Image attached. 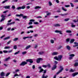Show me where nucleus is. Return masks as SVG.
Returning a JSON list of instances; mask_svg holds the SVG:
<instances>
[{
  "label": "nucleus",
  "mask_w": 78,
  "mask_h": 78,
  "mask_svg": "<svg viewBox=\"0 0 78 78\" xmlns=\"http://www.w3.org/2000/svg\"><path fill=\"white\" fill-rule=\"evenodd\" d=\"M15 23V22H12L10 23H8L6 25L7 26H9V25H12V24H14Z\"/></svg>",
  "instance_id": "a211bd4d"
},
{
  "label": "nucleus",
  "mask_w": 78,
  "mask_h": 78,
  "mask_svg": "<svg viewBox=\"0 0 78 78\" xmlns=\"http://www.w3.org/2000/svg\"><path fill=\"white\" fill-rule=\"evenodd\" d=\"M50 42L51 44H54L55 43V41L53 40H50Z\"/></svg>",
  "instance_id": "7c9ffc66"
},
{
  "label": "nucleus",
  "mask_w": 78,
  "mask_h": 78,
  "mask_svg": "<svg viewBox=\"0 0 78 78\" xmlns=\"http://www.w3.org/2000/svg\"><path fill=\"white\" fill-rule=\"evenodd\" d=\"M38 69H40V70L39 71V73H46V72H47L46 70H44V69L42 68V67H41V66H39L38 67Z\"/></svg>",
  "instance_id": "f257e3e1"
},
{
  "label": "nucleus",
  "mask_w": 78,
  "mask_h": 78,
  "mask_svg": "<svg viewBox=\"0 0 78 78\" xmlns=\"http://www.w3.org/2000/svg\"><path fill=\"white\" fill-rule=\"evenodd\" d=\"M42 67H44V68H46V67H47V66L45 65H42Z\"/></svg>",
  "instance_id": "6e6d98bb"
},
{
  "label": "nucleus",
  "mask_w": 78,
  "mask_h": 78,
  "mask_svg": "<svg viewBox=\"0 0 78 78\" xmlns=\"http://www.w3.org/2000/svg\"><path fill=\"white\" fill-rule=\"evenodd\" d=\"M58 57L57 56H55L54 57V59H56V60H57V59H58Z\"/></svg>",
  "instance_id": "13d9d810"
},
{
  "label": "nucleus",
  "mask_w": 78,
  "mask_h": 78,
  "mask_svg": "<svg viewBox=\"0 0 78 78\" xmlns=\"http://www.w3.org/2000/svg\"><path fill=\"white\" fill-rule=\"evenodd\" d=\"M70 19L69 18H66L64 20V21H68V20H69Z\"/></svg>",
  "instance_id": "c03bdc74"
},
{
  "label": "nucleus",
  "mask_w": 78,
  "mask_h": 78,
  "mask_svg": "<svg viewBox=\"0 0 78 78\" xmlns=\"http://www.w3.org/2000/svg\"><path fill=\"white\" fill-rule=\"evenodd\" d=\"M31 47V46L30 45H28L25 48L26 50H28L29 48H30Z\"/></svg>",
  "instance_id": "4be33fe9"
},
{
  "label": "nucleus",
  "mask_w": 78,
  "mask_h": 78,
  "mask_svg": "<svg viewBox=\"0 0 78 78\" xmlns=\"http://www.w3.org/2000/svg\"><path fill=\"white\" fill-rule=\"evenodd\" d=\"M10 59H11V58H10V57H9L8 58H5V59L3 60V61L4 62H6V61H8Z\"/></svg>",
  "instance_id": "9b49d317"
},
{
  "label": "nucleus",
  "mask_w": 78,
  "mask_h": 78,
  "mask_svg": "<svg viewBox=\"0 0 78 78\" xmlns=\"http://www.w3.org/2000/svg\"><path fill=\"white\" fill-rule=\"evenodd\" d=\"M47 66V67H48L49 68H50V67H51V66L50 65V64H48Z\"/></svg>",
  "instance_id": "79ce46f5"
},
{
  "label": "nucleus",
  "mask_w": 78,
  "mask_h": 78,
  "mask_svg": "<svg viewBox=\"0 0 78 78\" xmlns=\"http://www.w3.org/2000/svg\"><path fill=\"white\" fill-rule=\"evenodd\" d=\"M75 71L73 69H71V70L69 71L70 72H74V71Z\"/></svg>",
  "instance_id": "37998d69"
},
{
  "label": "nucleus",
  "mask_w": 78,
  "mask_h": 78,
  "mask_svg": "<svg viewBox=\"0 0 78 78\" xmlns=\"http://www.w3.org/2000/svg\"><path fill=\"white\" fill-rule=\"evenodd\" d=\"M26 62H29L30 63L32 64V63L33 62V59H28L26 60Z\"/></svg>",
  "instance_id": "0eeeda50"
},
{
  "label": "nucleus",
  "mask_w": 78,
  "mask_h": 78,
  "mask_svg": "<svg viewBox=\"0 0 78 78\" xmlns=\"http://www.w3.org/2000/svg\"><path fill=\"white\" fill-rule=\"evenodd\" d=\"M69 56L70 57L69 58V59H72L73 58V57L75 56V55L73 54H70Z\"/></svg>",
  "instance_id": "1a4fd4ad"
},
{
  "label": "nucleus",
  "mask_w": 78,
  "mask_h": 78,
  "mask_svg": "<svg viewBox=\"0 0 78 78\" xmlns=\"http://www.w3.org/2000/svg\"><path fill=\"white\" fill-rule=\"evenodd\" d=\"M50 14H51V12H49V13L46 14V15L48 16H49V15H50Z\"/></svg>",
  "instance_id": "680f3d73"
},
{
  "label": "nucleus",
  "mask_w": 78,
  "mask_h": 78,
  "mask_svg": "<svg viewBox=\"0 0 78 78\" xmlns=\"http://www.w3.org/2000/svg\"><path fill=\"white\" fill-rule=\"evenodd\" d=\"M66 32L67 33H72V31L70 30H67Z\"/></svg>",
  "instance_id": "393cba45"
},
{
  "label": "nucleus",
  "mask_w": 78,
  "mask_h": 78,
  "mask_svg": "<svg viewBox=\"0 0 78 78\" xmlns=\"http://www.w3.org/2000/svg\"><path fill=\"white\" fill-rule=\"evenodd\" d=\"M10 48V47L9 46H6L4 48V49H9Z\"/></svg>",
  "instance_id": "473e14b6"
},
{
  "label": "nucleus",
  "mask_w": 78,
  "mask_h": 78,
  "mask_svg": "<svg viewBox=\"0 0 78 78\" xmlns=\"http://www.w3.org/2000/svg\"><path fill=\"white\" fill-rule=\"evenodd\" d=\"M23 19H27V16H23Z\"/></svg>",
  "instance_id": "3c124183"
},
{
  "label": "nucleus",
  "mask_w": 78,
  "mask_h": 78,
  "mask_svg": "<svg viewBox=\"0 0 78 78\" xmlns=\"http://www.w3.org/2000/svg\"><path fill=\"white\" fill-rule=\"evenodd\" d=\"M62 46H60L57 48V50H59V49H61V48H62Z\"/></svg>",
  "instance_id": "bb28decb"
},
{
  "label": "nucleus",
  "mask_w": 78,
  "mask_h": 78,
  "mask_svg": "<svg viewBox=\"0 0 78 78\" xmlns=\"http://www.w3.org/2000/svg\"><path fill=\"white\" fill-rule=\"evenodd\" d=\"M65 6L66 7V8H68L70 7V5H65Z\"/></svg>",
  "instance_id": "09e8293b"
},
{
  "label": "nucleus",
  "mask_w": 78,
  "mask_h": 78,
  "mask_svg": "<svg viewBox=\"0 0 78 78\" xmlns=\"http://www.w3.org/2000/svg\"><path fill=\"white\" fill-rule=\"evenodd\" d=\"M25 6H23L21 7H18L16 9H17V10H20V9H25Z\"/></svg>",
  "instance_id": "39448f33"
},
{
  "label": "nucleus",
  "mask_w": 78,
  "mask_h": 78,
  "mask_svg": "<svg viewBox=\"0 0 78 78\" xmlns=\"http://www.w3.org/2000/svg\"><path fill=\"white\" fill-rule=\"evenodd\" d=\"M74 44H75L73 46V47H77V46H78V43H77V42H74Z\"/></svg>",
  "instance_id": "2eb2a0df"
},
{
  "label": "nucleus",
  "mask_w": 78,
  "mask_h": 78,
  "mask_svg": "<svg viewBox=\"0 0 78 78\" xmlns=\"http://www.w3.org/2000/svg\"><path fill=\"white\" fill-rule=\"evenodd\" d=\"M43 59L42 58H37V63H39L40 62V61H42Z\"/></svg>",
  "instance_id": "9d476101"
},
{
  "label": "nucleus",
  "mask_w": 78,
  "mask_h": 78,
  "mask_svg": "<svg viewBox=\"0 0 78 78\" xmlns=\"http://www.w3.org/2000/svg\"><path fill=\"white\" fill-rule=\"evenodd\" d=\"M37 45H38V44H36L35 45L34 47V48H36L37 47V46H38Z\"/></svg>",
  "instance_id": "49530a36"
},
{
  "label": "nucleus",
  "mask_w": 78,
  "mask_h": 78,
  "mask_svg": "<svg viewBox=\"0 0 78 78\" xmlns=\"http://www.w3.org/2000/svg\"><path fill=\"white\" fill-rule=\"evenodd\" d=\"M62 9L63 10V11H67V9H65L64 8V7H62Z\"/></svg>",
  "instance_id": "f704fd0d"
},
{
  "label": "nucleus",
  "mask_w": 78,
  "mask_h": 78,
  "mask_svg": "<svg viewBox=\"0 0 78 78\" xmlns=\"http://www.w3.org/2000/svg\"><path fill=\"white\" fill-rule=\"evenodd\" d=\"M17 45H15L14 46H13V49H15V50H16V48H17Z\"/></svg>",
  "instance_id": "c9c22d12"
},
{
  "label": "nucleus",
  "mask_w": 78,
  "mask_h": 78,
  "mask_svg": "<svg viewBox=\"0 0 78 78\" xmlns=\"http://www.w3.org/2000/svg\"><path fill=\"white\" fill-rule=\"evenodd\" d=\"M41 8V7H40L39 6H36L35 7V9H39Z\"/></svg>",
  "instance_id": "a878e982"
},
{
  "label": "nucleus",
  "mask_w": 78,
  "mask_h": 78,
  "mask_svg": "<svg viewBox=\"0 0 78 78\" xmlns=\"http://www.w3.org/2000/svg\"><path fill=\"white\" fill-rule=\"evenodd\" d=\"M27 64V62L24 61L22 62L21 64H20V66H25V65H26V64Z\"/></svg>",
  "instance_id": "6e6552de"
},
{
  "label": "nucleus",
  "mask_w": 78,
  "mask_h": 78,
  "mask_svg": "<svg viewBox=\"0 0 78 78\" xmlns=\"http://www.w3.org/2000/svg\"><path fill=\"white\" fill-rule=\"evenodd\" d=\"M7 1H8V0H5L3 2H2V3H3H3H6V2H7Z\"/></svg>",
  "instance_id": "a18cd8bd"
},
{
  "label": "nucleus",
  "mask_w": 78,
  "mask_h": 78,
  "mask_svg": "<svg viewBox=\"0 0 78 78\" xmlns=\"http://www.w3.org/2000/svg\"><path fill=\"white\" fill-rule=\"evenodd\" d=\"M9 74H10V73H7L6 74V76H9Z\"/></svg>",
  "instance_id": "bf43d9fd"
},
{
  "label": "nucleus",
  "mask_w": 78,
  "mask_h": 78,
  "mask_svg": "<svg viewBox=\"0 0 78 78\" xmlns=\"http://www.w3.org/2000/svg\"><path fill=\"white\" fill-rule=\"evenodd\" d=\"M62 58V55H59L58 56V58L57 59V61H61V59Z\"/></svg>",
  "instance_id": "20e7f679"
},
{
  "label": "nucleus",
  "mask_w": 78,
  "mask_h": 78,
  "mask_svg": "<svg viewBox=\"0 0 78 78\" xmlns=\"http://www.w3.org/2000/svg\"><path fill=\"white\" fill-rule=\"evenodd\" d=\"M34 23L35 25H38V24H39V23L37 22H34Z\"/></svg>",
  "instance_id": "864d4df0"
},
{
  "label": "nucleus",
  "mask_w": 78,
  "mask_h": 78,
  "mask_svg": "<svg viewBox=\"0 0 78 78\" xmlns=\"http://www.w3.org/2000/svg\"><path fill=\"white\" fill-rule=\"evenodd\" d=\"M18 40H19V38H14V40H13V41H18Z\"/></svg>",
  "instance_id": "2f4dec72"
},
{
  "label": "nucleus",
  "mask_w": 78,
  "mask_h": 78,
  "mask_svg": "<svg viewBox=\"0 0 78 78\" xmlns=\"http://www.w3.org/2000/svg\"><path fill=\"white\" fill-rule=\"evenodd\" d=\"M20 51H18L17 52H16V53H14V54L15 55H17L19 53H20Z\"/></svg>",
  "instance_id": "58836bf2"
},
{
  "label": "nucleus",
  "mask_w": 78,
  "mask_h": 78,
  "mask_svg": "<svg viewBox=\"0 0 78 78\" xmlns=\"http://www.w3.org/2000/svg\"><path fill=\"white\" fill-rule=\"evenodd\" d=\"M33 28V26H30L29 27H27V29H28V28Z\"/></svg>",
  "instance_id": "72a5a7b5"
},
{
  "label": "nucleus",
  "mask_w": 78,
  "mask_h": 78,
  "mask_svg": "<svg viewBox=\"0 0 78 78\" xmlns=\"http://www.w3.org/2000/svg\"><path fill=\"white\" fill-rule=\"evenodd\" d=\"M5 36V35H2V37H0L1 39H2V38H3V37H4Z\"/></svg>",
  "instance_id": "69168bd1"
},
{
  "label": "nucleus",
  "mask_w": 78,
  "mask_h": 78,
  "mask_svg": "<svg viewBox=\"0 0 78 78\" xmlns=\"http://www.w3.org/2000/svg\"><path fill=\"white\" fill-rule=\"evenodd\" d=\"M10 38V37H5V38H3V40H7V39H9Z\"/></svg>",
  "instance_id": "5701e85b"
},
{
  "label": "nucleus",
  "mask_w": 78,
  "mask_h": 78,
  "mask_svg": "<svg viewBox=\"0 0 78 78\" xmlns=\"http://www.w3.org/2000/svg\"><path fill=\"white\" fill-rule=\"evenodd\" d=\"M32 24H33V22H30L28 23L29 25H32Z\"/></svg>",
  "instance_id": "052dcab7"
},
{
  "label": "nucleus",
  "mask_w": 78,
  "mask_h": 78,
  "mask_svg": "<svg viewBox=\"0 0 78 78\" xmlns=\"http://www.w3.org/2000/svg\"><path fill=\"white\" fill-rule=\"evenodd\" d=\"M48 77V76L46 75L45 76V74H44L42 76V78H47Z\"/></svg>",
  "instance_id": "412c9836"
},
{
  "label": "nucleus",
  "mask_w": 78,
  "mask_h": 78,
  "mask_svg": "<svg viewBox=\"0 0 78 78\" xmlns=\"http://www.w3.org/2000/svg\"><path fill=\"white\" fill-rule=\"evenodd\" d=\"M71 27H75V25H73V23H71Z\"/></svg>",
  "instance_id": "e433bc0d"
},
{
  "label": "nucleus",
  "mask_w": 78,
  "mask_h": 78,
  "mask_svg": "<svg viewBox=\"0 0 78 78\" xmlns=\"http://www.w3.org/2000/svg\"><path fill=\"white\" fill-rule=\"evenodd\" d=\"M78 74V72L75 73H73L72 74V75L74 77L75 76H76V75H77Z\"/></svg>",
  "instance_id": "4468645a"
},
{
  "label": "nucleus",
  "mask_w": 78,
  "mask_h": 78,
  "mask_svg": "<svg viewBox=\"0 0 78 78\" xmlns=\"http://www.w3.org/2000/svg\"><path fill=\"white\" fill-rule=\"evenodd\" d=\"M58 52H53L52 54V55L53 56H54L55 55H58Z\"/></svg>",
  "instance_id": "ddd939ff"
},
{
  "label": "nucleus",
  "mask_w": 78,
  "mask_h": 78,
  "mask_svg": "<svg viewBox=\"0 0 78 78\" xmlns=\"http://www.w3.org/2000/svg\"><path fill=\"white\" fill-rule=\"evenodd\" d=\"M55 33H59L60 34H63L62 33V31L61 30H56L55 31Z\"/></svg>",
  "instance_id": "423d86ee"
},
{
  "label": "nucleus",
  "mask_w": 78,
  "mask_h": 78,
  "mask_svg": "<svg viewBox=\"0 0 78 78\" xmlns=\"http://www.w3.org/2000/svg\"><path fill=\"white\" fill-rule=\"evenodd\" d=\"M70 4L71 5V7H74V5L72 3H70Z\"/></svg>",
  "instance_id": "4c0bfd02"
},
{
  "label": "nucleus",
  "mask_w": 78,
  "mask_h": 78,
  "mask_svg": "<svg viewBox=\"0 0 78 78\" xmlns=\"http://www.w3.org/2000/svg\"><path fill=\"white\" fill-rule=\"evenodd\" d=\"M32 69H35V65H33L32 66Z\"/></svg>",
  "instance_id": "338daca9"
},
{
  "label": "nucleus",
  "mask_w": 78,
  "mask_h": 78,
  "mask_svg": "<svg viewBox=\"0 0 78 78\" xmlns=\"http://www.w3.org/2000/svg\"><path fill=\"white\" fill-rule=\"evenodd\" d=\"M11 8L12 9H15L16 8V7L14 5H12L11 7Z\"/></svg>",
  "instance_id": "c756f323"
},
{
  "label": "nucleus",
  "mask_w": 78,
  "mask_h": 78,
  "mask_svg": "<svg viewBox=\"0 0 78 78\" xmlns=\"http://www.w3.org/2000/svg\"><path fill=\"white\" fill-rule=\"evenodd\" d=\"M27 53V51H24L23 52H22V54L23 55H25V54H26V53Z\"/></svg>",
  "instance_id": "a19ab883"
},
{
  "label": "nucleus",
  "mask_w": 78,
  "mask_h": 78,
  "mask_svg": "<svg viewBox=\"0 0 78 78\" xmlns=\"http://www.w3.org/2000/svg\"><path fill=\"white\" fill-rule=\"evenodd\" d=\"M66 48L67 49V50L69 51L70 50L71 48L70 47V46H69V45L66 46Z\"/></svg>",
  "instance_id": "aec40b11"
},
{
  "label": "nucleus",
  "mask_w": 78,
  "mask_h": 78,
  "mask_svg": "<svg viewBox=\"0 0 78 78\" xmlns=\"http://www.w3.org/2000/svg\"><path fill=\"white\" fill-rule=\"evenodd\" d=\"M5 17L6 16H4V15H2L1 16L2 19L0 20V22H3V21H4V20H5Z\"/></svg>",
  "instance_id": "7ed1b4c3"
},
{
  "label": "nucleus",
  "mask_w": 78,
  "mask_h": 78,
  "mask_svg": "<svg viewBox=\"0 0 78 78\" xmlns=\"http://www.w3.org/2000/svg\"><path fill=\"white\" fill-rule=\"evenodd\" d=\"M60 69H61L60 70H59V71H58L57 73H56L57 75H58L59 73H60V72H61L62 70H63L64 68L62 66H60Z\"/></svg>",
  "instance_id": "f03ea898"
},
{
  "label": "nucleus",
  "mask_w": 78,
  "mask_h": 78,
  "mask_svg": "<svg viewBox=\"0 0 78 78\" xmlns=\"http://www.w3.org/2000/svg\"><path fill=\"white\" fill-rule=\"evenodd\" d=\"M54 27H60L61 25L59 24H55L54 25Z\"/></svg>",
  "instance_id": "f3484780"
},
{
  "label": "nucleus",
  "mask_w": 78,
  "mask_h": 78,
  "mask_svg": "<svg viewBox=\"0 0 78 78\" xmlns=\"http://www.w3.org/2000/svg\"><path fill=\"white\" fill-rule=\"evenodd\" d=\"M74 66L75 67H77L78 66V62L75 63Z\"/></svg>",
  "instance_id": "b1692460"
},
{
  "label": "nucleus",
  "mask_w": 78,
  "mask_h": 78,
  "mask_svg": "<svg viewBox=\"0 0 78 78\" xmlns=\"http://www.w3.org/2000/svg\"><path fill=\"white\" fill-rule=\"evenodd\" d=\"M30 22H34L35 21V20H33V19H31L30 20Z\"/></svg>",
  "instance_id": "8fccbe9b"
},
{
  "label": "nucleus",
  "mask_w": 78,
  "mask_h": 78,
  "mask_svg": "<svg viewBox=\"0 0 78 78\" xmlns=\"http://www.w3.org/2000/svg\"><path fill=\"white\" fill-rule=\"evenodd\" d=\"M0 75L1 76H5V73L3 72H2L1 73Z\"/></svg>",
  "instance_id": "dca6fc26"
},
{
  "label": "nucleus",
  "mask_w": 78,
  "mask_h": 78,
  "mask_svg": "<svg viewBox=\"0 0 78 78\" xmlns=\"http://www.w3.org/2000/svg\"><path fill=\"white\" fill-rule=\"evenodd\" d=\"M19 69H17L15 70L16 72L17 73V72H19Z\"/></svg>",
  "instance_id": "774afa93"
},
{
  "label": "nucleus",
  "mask_w": 78,
  "mask_h": 78,
  "mask_svg": "<svg viewBox=\"0 0 78 78\" xmlns=\"http://www.w3.org/2000/svg\"><path fill=\"white\" fill-rule=\"evenodd\" d=\"M49 6H51V5H52V3L50 1L49 2Z\"/></svg>",
  "instance_id": "5fc2aeb1"
},
{
  "label": "nucleus",
  "mask_w": 78,
  "mask_h": 78,
  "mask_svg": "<svg viewBox=\"0 0 78 78\" xmlns=\"http://www.w3.org/2000/svg\"><path fill=\"white\" fill-rule=\"evenodd\" d=\"M12 41H11L10 40V41H9V42H8L7 43V45H9V44H10V43H11V42Z\"/></svg>",
  "instance_id": "603ef678"
},
{
  "label": "nucleus",
  "mask_w": 78,
  "mask_h": 78,
  "mask_svg": "<svg viewBox=\"0 0 78 78\" xmlns=\"http://www.w3.org/2000/svg\"><path fill=\"white\" fill-rule=\"evenodd\" d=\"M17 76H18L19 75H18V74H15V75H14V77H15Z\"/></svg>",
  "instance_id": "0e129e2a"
},
{
  "label": "nucleus",
  "mask_w": 78,
  "mask_h": 78,
  "mask_svg": "<svg viewBox=\"0 0 78 78\" xmlns=\"http://www.w3.org/2000/svg\"><path fill=\"white\" fill-rule=\"evenodd\" d=\"M44 52L43 51H41V52H40L38 53L39 55H43L44 54Z\"/></svg>",
  "instance_id": "c85d7f7f"
},
{
  "label": "nucleus",
  "mask_w": 78,
  "mask_h": 78,
  "mask_svg": "<svg viewBox=\"0 0 78 78\" xmlns=\"http://www.w3.org/2000/svg\"><path fill=\"white\" fill-rule=\"evenodd\" d=\"M28 37H23V39H27V38H28Z\"/></svg>",
  "instance_id": "4d7b16f0"
},
{
  "label": "nucleus",
  "mask_w": 78,
  "mask_h": 78,
  "mask_svg": "<svg viewBox=\"0 0 78 78\" xmlns=\"http://www.w3.org/2000/svg\"><path fill=\"white\" fill-rule=\"evenodd\" d=\"M3 52L4 53H8V51H6V50H4V51H3Z\"/></svg>",
  "instance_id": "de8ad7c7"
},
{
  "label": "nucleus",
  "mask_w": 78,
  "mask_h": 78,
  "mask_svg": "<svg viewBox=\"0 0 78 78\" xmlns=\"http://www.w3.org/2000/svg\"><path fill=\"white\" fill-rule=\"evenodd\" d=\"M57 66L56 65H54L53 66V67L52 68V70H55L56 69Z\"/></svg>",
  "instance_id": "f8f14e48"
},
{
  "label": "nucleus",
  "mask_w": 78,
  "mask_h": 78,
  "mask_svg": "<svg viewBox=\"0 0 78 78\" xmlns=\"http://www.w3.org/2000/svg\"><path fill=\"white\" fill-rule=\"evenodd\" d=\"M10 5L6 6H5L4 8L5 9H9V8H10Z\"/></svg>",
  "instance_id": "6ab92c4d"
},
{
  "label": "nucleus",
  "mask_w": 78,
  "mask_h": 78,
  "mask_svg": "<svg viewBox=\"0 0 78 78\" xmlns=\"http://www.w3.org/2000/svg\"><path fill=\"white\" fill-rule=\"evenodd\" d=\"M21 76V77H22V78L23 77V75L21 74H20L19 75H18V76Z\"/></svg>",
  "instance_id": "ea45409f"
},
{
  "label": "nucleus",
  "mask_w": 78,
  "mask_h": 78,
  "mask_svg": "<svg viewBox=\"0 0 78 78\" xmlns=\"http://www.w3.org/2000/svg\"><path fill=\"white\" fill-rule=\"evenodd\" d=\"M11 27L8 28L7 29V31H10V30H11Z\"/></svg>",
  "instance_id": "e2e57ef3"
},
{
  "label": "nucleus",
  "mask_w": 78,
  "mask_h": 78,
  "mask_svg": "<svg viewBox=\"0 0 78 78\" xmlns=\"http://www.w3.org/2000/svg\"><path fill=\"white\" fill-rule=\"evenodd\" d=\"M74 41H75V40L74 39H71L70 41V43H73Z\"/></svg>",
  "instance_id": "cd10ccee"
}]
</instances>
